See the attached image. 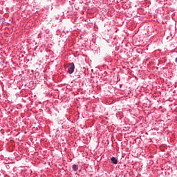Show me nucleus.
Wrapping results in <instances>:
<instances>
[{
  "instance_id": "3",
  "label": "nucleus",
  "mask_w": 177,
  "mask_h": 177,
  "mask_svg": "<svg viewBox=\"0 0 177 177\" xmlns=\"http://www.w3.org/2000/svg\"><path fill=\"white\" fill-rule=\"evenodd\" d=\"M72 169H73V171H74V172H77V171H78V165H73Z\"/></svg>"
},
{
  "instance_id": "5",
  "label": "nucleus",
  "mask_w": 177,
  "mask_h": 177,
  "mask_svg": "<svg viewBox=\"0 0 177 177\" xmlns=\"http://www.w3.org/2000/svg\"><path fill=\"white\" fill-rule=\"evenodd\" d=\"M6 159L8 158L7 157L5 158Z\"/></svg>"
},
{
  "instance_id": "1",
  "label": "nucleus",
  "mask_w": 177,
  "mask_h": 177,
  "mask_svg": "<svg viewBox=\"0 0 177 177\" xmlns=\"http://www.w3.org/2000/svg\"><path fill=\"white\" fill-rule=\"evenodd\" d=\"M74 70H75V66L74 65V63L71 62L68 66V74H73V73H74Z\"/></svg>"
},
{
  "instance_id": "2",
  "label": "nucleus",
  "mask_w": 177,
  "mask_h": 177,
  "mask_svg": "<svg viewBox=\"0 0 177 177\" xmlns=\"http://www.w3.org/2000/svg\"><path fill=\"white\" fill-rule=\"evenodd\" d=\"M111 161L112 162V164H118V159L115 157H112L111 158Z\"/></svg>"
},
{
  "instance_id": "4",
  "label": "nucleus",
  "mask_w": 177,
  "mask_h": 177,
  "mask_svg": "<svg viewBox=\"0 0 177 177\" xmlns=\"http://www.w3.org/2000/svg\"><path fill=\"white\" fill-rule=\"evenodd\" d=\"M8 160H6V161H3L4 164H9L10 162V159H9V158H8Z\"/></svg>"
}]
</instances>
